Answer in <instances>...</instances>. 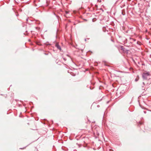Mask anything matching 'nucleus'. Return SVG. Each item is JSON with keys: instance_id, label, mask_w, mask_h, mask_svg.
<instances>
[{"instance_id": "nucleus-1", "label": "nucleus", "mask_w": 151, "mask_h": 151, "mask_svg": "<svg viewBox=\"0 0 151 151\" xmlns=\"http://www.w3.org/2000/svg\"><path fill=\"white\" fill-rule=\"evenodd\" d=\"M150 74L149 72H147L143 73L142 74V78L143 80H147L149 77Z\"/></svg>"}, {"instance_id": "nucleus-2", "label": "nucleus", "mask_w": 151, "mask_h": 151, "mask_svg": "<svg viewBox=\"0 0 151 151\" xmlns=\"http://www.w3.org/2000/svg\"><path fill=\"white\" fill-rule=\"evenodd\" d=\"M121 49L123 51V52L126 53V54H128V53L129 50H127L123 46H120Z\"/></svg>"}, {"instance_id": "nucleus-3", "label": "nucleus", "mask_w": 151, "mask_h": 151, "mask_svg": "<svg viewBox=\"0 0 151 151\" xmlns=\"http://www.w3.org/2000/svg\"><path fill=\"white\" fill-rule=\"evenodd\" d=\"M146 80L147 81V82L146 84V86H149L151 84V78H149L148 79Z\"/></svg>"}, {"instance_id": "nucleus-4", "label": "nucleus", "mask_w": 151, "mask_h": 151, "mask_svg": "<svg viewBox=\"0 0 151 151\" xmlns=\"http://www.w3.org/2000/svg\"><path fill=\"white\" fill-rule=\"evenodd\" d=\"M55 46L57 47L58 49L60 50V51H61V48L60 46L59 45L58 43H57L55 45Z\"/></svg>"}, {"instance_id": "nucleus-5", "label": "nucleus", "mask_w": 151, "mask_h": 151, "mask_svg": "<svg viewBox=\"0 0 151 151\" xmlns=\"http://www.w3.org/2000/svg\"><path fill=\"white\" fill-rule=\"evenodd\" d=\"M122 14L123 15H125L126 14V13L125 12V10L124 9H123L122 11Z\"/></svg>"}, {"instance_id": "nucleus-6", "label": "nucleus", "mask_w": 151, "mask_h": 151, "mask_svg": "<svg viewBox=\"0 0 151 151\" xmlns=\"http://www.w3.org/2000/svg\"><path fill=\"white\" fill-rule=\"evenodd\" d=\"M139 79V76L138 75H137V78L135 79V81L136 82Z\"/></svg>"}, {"instance_id": "nucleus-7", "label": "nucleus", "mask_w": 151, "mask_h": 151, "mask_svg": "<svg viewBox=\"0 0 151 151\" xmlns=\"http://www.w3.org/2000/svg\"><path fill=\"white\" fill-rule=\"evenodd\" d=\"M139 124H138V125L139 126V125H142L143 124V123L142 122H139Z\"/></svg>"}, {"instance_id": "nucleus-8", "label": "nucleus", "mask_w": 151, "mask_h": 151, "mask_svg": "<svg viewBox=\"0 0 151 151\" xmlns=\"http://www.w3.org/2000/svg\"><path fill=\"white\" fill-rule=\"evenodd\" d=\"M53 14L58 19V18L59 17L58 16L56 15L55 13H54Z\"/></svg>"}, {"instance_id": "nucleus-9", "label": "nucleus", "mask_w": 151, "mask_h": 151, "mask_svg": "<svg viewBox=\"0 0 151 151\" xmlns=\"http://www.w3.org/2000/svg\"><path fill=\"white\" fill-rule=\"evenodd\" d=\"M142 85H143V86H146V84L144 82H143L142 83Z\"/></svg>"}, {"instance_id": "nucleus-10", "label": "nucleus", "mask_w": 151, "mask_h": 151, "mask_svg": "<svg viewBox=\"0 0 151 151\" xmlns=\"http://www.w3.org/2000/svg\"><path fill=\"white\" fill-rule=\"evenodd\" d=\"M139 105L140 106V107L142 108V109H144V107H142V106L140 105V104H139Z\"/></svg>"}, {"instance_id": "nucleus-11", "label": "nucleus", "mask_w": 151, "mask_h": 151, "mask_svg": "<svg viewBox=\"0 0 151 151\" xmlns=\"http://www.w3.org/2000/svg\"><path fill=\"white\" fill-rule=\"evenodd\" d=\"M139 105L140 106V107L142 108V109H144V107H142V106L140 105V104H139Z\"/></svg>"}, {"instance_id": "nucleus-12", "label": "nucleus", "mask_w": 151, "mask_h": 151, "mask_svg": "<svg viewBox=\"0 0 151 151\" xmlns=\"http://www.w3.org/2000/svg\"><path fill=\"white\" fill-rule=\"evenodd\" d=\"M142 90H144V91H146V90L145 89V88H142Z\"/></svg>"}, {"instance_id": "nucleus-13", "label": "nucleus", "mask_w": 151, "mask_h": 151, "mask_svg": "<svg viewBox=\"0 0 151 151\" xmlns=\"http://www.w3.org/2000/svg\"><path fill=\"white\" fill-rule=\"evenodd\" d=\"M63 59L65 61H66V59L65 58L63 57Z\"/></svg>"}, {"instance_id": "nucleus-14", "label": "nucleus", "mask_w": 151, "mask_h": 151, "mask_svg": "<svg viewBox=\"0 0 151 151\" xmlns=\"http://www.w3.org/2000/svg\"><path fill=\"white\" fill-rule=\"evenodd\" d=\"M18 105L19 106V107H21L22 106V105L20 104H19Z\"/></svg>"}, {"instance_id": "nucleus-15", "label": "nucleus", "mask_w": 151, "mask_h": 151, "mask_svg": "<svg viewBox=\"0 0 151 151\" xmlns=\"http://www.w3.org/2000/svg\"><path fill=\"white\" fill-rule=\"evenodd\" d=\"M100 10H101L102 12H103L104 11V10H103V9L102 8H100Z\"/></svg>"}, {"instance_id": "nucleus-16", "label": "nucleus", "mask_w": 151, "mask_h": 151, "mask_svg": "<svg viewBox=\"0 0 151 151\" xmlns=\"http://www.w3.org/2000/svg\"><path fill=\"white\" fill-rule=\"evenodd\" d=\"M28 17L27 18V19H26V21L27 22L28 21Z\"/></svg>"}, {"instance_id": "nucleus-17", "label": "nucleus", "mask_w": 151, "mask_h": 151, "mask_svg": "<svg viewBox=\"0 0 151 151\" xmlns=\"http://www.w3.org/2000/svg\"><path fill=\"white\" fill-rule=\"evenodd\" d=\"M143 86V85H142V86H141V87L142 88H144V86Z\"/></svg>"}, {"instance_id": "nucleus-18", "label": "nucleus", "mask_w": 151, "mask_h": 151, "mask_svg": "<svg viewBox=\"0 0 151 151\" xmlns=\"http://www.w3.org/2000/svg\"><path fill=\"white\" fill-rule=\"evenodd\" d=\"M44 54L45 55H47L48 54V53H44Z\"/></svg>"}, {"instance_id": "nucleus-19", "label": "nucleus", "mask_w": 151, "mask_h": 151, "mask_svg": "<svg viewBox=\"0 0 151 151\" xmlns=\"http://www.w3.org/2000/svg\"><path fill=\"white\" fill-rule=\"evenodd\" d=\"M143 112L145 114H146L147 113V112L146 111H144Z\"/></svg>"}, {"instance_id": "nucleus-20", "label": "nucleus", "mask_w": 151, "mask_h": 151, "mask_svg": "<svg viewBox=\"0 0 151 151\" xmlns=\"http://www.w3.org/2000/svg\"><path fill=\"white\" fill-rule=\"evenodd\" d=\"M132 39V40H133L134 41H136V40L135 39Z\"/></svg>"}, {"instance_id": "nucleus-21", "label": "nucleus", "mask_w": 151, "mask_h": 151, "mask_svg": "<svg viewBox=\"0 0 151 151\" xmlns=\"http://www.w3.org/2000/svg\"><path fill=\"white\" fill-rule=\"evenodd\" d=\"M15 100L16 101H19V100H17V99H15Z\"/></svg>"}, {"instance_id": "nucleus-22", "label": "nucleus", "mask_w": 151, "mask_h": 151, "mask_svg": "<svg viewBox=\"0 0 151 151\" xmlns=\"http://www.w3.org/2000/svg\"><path fill=\"white\" fill-rule=\"evenodd\" d=\"M99 105H97V107H99Z\"/></svg>"}, {"instance_id": "nucleus-23", "label": "nucleus", "mask_w": 151, "mask_h": 151, "mask_svg": "<svg viewBox=\"0 0 151 151\" xmlns=\"http://www.w3.org/2000/svg\"><path fill=\"white\" fill-rule=\"evenodd\" d=\"M84 20L85 21H87V19H84Z\"/></svg>"}, {"instance_id": "nucleus-24", "label": "nucleus", "mask_w": 151, "mask_h": 151, "mask_svg": "<svg viewBox=\"0 0 151 151\" xmlns=\"http://www.w3.org/2000/svg\"><path fill=\"white\" fill-rule=\"evenodd\" d=\"M111 41L113 42H114V41L112 39H111Z\"/></svg>"}, {"instance_id": "nucleus-25", "label": "nucleus", "mask_w": 151, "mask_h": 151, "mask_svg": "<svg viewBox=\"0 0 151 151\" xmlns=\"http://www.w3.org/2000/svg\"><path fill=\"white\" fill-rule=\"evenodd\" d=\"M145 65V64L144 63L142 64V65Z\"/></svg>"}, {"instance_id": "nucleus-26", "label": "nucleus", "mask_w": 151, "mask_h": 151, "mask_svg": "<svg viewBox=\"0 0 151 151\" xmlns=\"http://www.w3.org/2000/svg\"><path fill=\"white\" fill-rule=\"evenodd\" d=\"M109 101H107V103H109Z\"/></svg>"}, {"instance_id": "nucleus-27", "label": "nucleus", "mask_w": 151, "mask_h": 151, "mask_svg": "<svg viewBox=\"0 0 151 151\" xmlns=\"http://www.w3.org/2000/svg\"><path fill=\"white\" fill-rule=\"evenodd\" d=\"M93 19H92V21H93V22H94V21H93Z\"/></svg>"}, {"instance_id": "nucleus-28", "label": "nucleus", "mask_w": 151, "mask_h": 151, "mask_svg": "<svg viewBox=\"0 0 151 151\" xmlns=\"http://www.w3.org/2000/svg\"><path fill=\"white\" fill-rule=\"evenodd\" d=\"M101 99L100 100H99V101H101Z\"/></svg>"}, {"instance_id": "nucleus-29", "label": "nucleus", "mask_w": 151, "mask_h": 151, "mask_svg": "<svg viewBox=\"0 0 151 151\" xmlns=\"http://www.w3.org/2000/svg\"><path fill=\"white\" fill-rule=\"evenodd\" d=\"M90 89H91V90L92 89H91V87H90Z\"/></svg>"}, {"instance_id": "nucleus-30", "label": "nucleus", "mask_w": 151, "mask_h": 151, "mask_svg": "<svg viewBox=\"0 0 151 151\" xmlns=\"http://www.w3.org/2000/svg\"><path fill=\"white\" fill-rule=\"evenodd\" d=\"M122 1H121L120 2V3H121L122 2Z\"/></svg>"}, {"instance_id": "nucleus-31", "label": "nucleus", "mask_w": 151, "mask_h": 151, "mask_svg": "<svg viewBox=\"0 0 151 151\" xmlns=\"http://www.w3.org/2000/svg\"><path fill=\"white\" fill-rule=\"evenodd\" d=\"M85 41H86V39H85Z\"/></svg>"}, {"instance_id": "nucleus-32", "label": "nucleus", "mask_w": 151, "mask_h": 151, "mask_svg": "<svg viewBox=\"0 0 151 151\" xmlns=\"http://www.w3.org/2000/svg\"><path fill=\"white\" fill-rule=\"evenodd\" d=\"M126 46H127V47H128L129 46H128V45H126Z\"/></svg>"}, {"instance_id": "nucleus-33", "label": "nucleus", "mask_w": 151, "mask_h": 151, "mask_svg": "<svg viewBox=\"0 0 151 151\" xmlns=\"http://www.w3.org/2000/svg\"><path fill=\"white\" fill-rule=\"evenodd\" d=\"M119 72H122L120 71H118Z\"/></svg>"}, {"instance_id": "nucleus-34", "label": "nucleus", "mask_w": 151, "mask_h": 151, "mask_svg": "<svg viewBox=\"0 0 151 151\" xmlns=\"http://www.w3.org/2000/svg\"><path fill=\"white\" fill-rule=\"evenodd\" d=\"M23 148H20V149H22Z\"/></svg>"}, {"instance_id": "nucleus-35", "label": "nucleus", "mask_w": 151, "mask_h": 151, "mask_svg": "<svg viewBox=\"0 0 151 151\" xmlns=\"http://www.w3.org/2000/svg\"><path fill=\"white\" fill-rule=\"evenodd\" d=\"M118 1H116V2H118Z\"/></svg>"}, {"instance_id": "nucleus-36", "label": "nucleus", "mask_w": 151, "mask_h": 151, "mask_svg": "<svg viewBox=\"0 0 151 151\" xmlns=\"http://www.w3.org/2000/svg\"><path fill=\"white\" fill-rule=\"evenodd\" d=\"M103 62H106L105 61H103Z\"/></svg>"}, {"instance_id": "nucleus-37", "label": "nucleus", "mask_w": 151, "mask_h": 151, "mask_svg": "<svg viewBox=\"0 0 151 151\" xmlns=\"http://www.w3.org/2000/svg\"><path fill=\"white\" fill-rule=\"evenodd\" d=\"M148 111H151L150 110H149Z\"/></svg>"}, {"instance_id": "nucleus-38", "label": "nucleus", "mask_w": 151, "mask_h": 151, "mask_svg": "<svg viewBox=\"0 0 151 151\" xmlns=\"http://www.w3.org/2000/svg\"><path fill=\"white\" fill-rule=\"evenodd\" d=\"M133 28V27H132V28H131L130 29H132Z\"/></svg>"}, {"instance_id": "nucleus-39", "label": "nucleus", "mask_w": 151, "mask_h": 151, "mask_svg": "<svg viewBox=\"0 0 151 151\" xmlns=\"http://www.w3.org/2000/svg\"><path fill=\"white\" fill-rule=\"evenodd\" d=\"M67 55L68 56V55Z\"/></svg>"}]
</instances>
